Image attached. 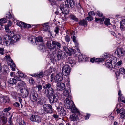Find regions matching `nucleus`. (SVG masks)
<instances>
[{
  "label": "nucleus",
  "mask_w": 125,
  "mask_h": 125,
  "mask_svg": "<svg viewBox=\"0 0 125 125\" xmlns=\"http://www.w3.org/2000/svg\"><path fill=\"white\" fill-rule=\"evenodd\" d=\"M46 45L48 48L52 51V53L54 54L57 49L60 50L62 48V46L59 42L49 40L47 41Z\"/></svg>",
  "instance_id": "obj_1"
},
{
  "label": "nucleus",
  "mask_w": 125,
  "mask_h": 125,
  "mask_svg": "<svg viewBox=\"0 0 125 125\" xmlns=\"http://www.w3.org/2000/svg\"><path fill=\"white\" fill-rule=\"evenodd\" d=\"M3 38L4 43L7 46H10L18 41L20 36L19 35H16L10 37L9 35H6Z\"/></svg>",
  "instance_id": "obj_2"
},
{
  "label": "nucleus",
  "mask_w": 125,
  "mask_h": 125,
  "mask_svg": "<svg viewBox=\"0 0 125 125\" xmlns=\"http://www.w3.org/2000/svg\"><path fill=\"white\" fill-rule=\"evenodd\" d=\"M43 88L45 89L44 93L46 96L54 94V89L51 83L44 82L42 83Z\"/></svg>",
  "instance_id": "obj_3"
},
{
  "label": "nucleus",
  "mask_w": 125,
  "mask_h": 125,
  "mask_svg": "<svg viewBox=\"0 0 125 125\" xmlns=\"http://www.w3.org/2000/svg\"><path fill=\"white\" fill-rule=\"evenodd\" d=\"M117 58H113L111 60L109 59L107 60L106 62V66L108 67L114 68L116 69V65L115 66V64L117 62Z\"/></svg>",
  "instance_id": "obj_4"
},
{
  "label": "nucleus",
  "mask_w": 125,
  "mask_h": 125,
  "mask_svg": "<svg viewBox=\"0 0 125 125\" xmlns=\"http://www.w3.org/2000/svg\"><path fill=\"white\" fill-rule=\"evenodd\" d=\"M46 97H48L50 103L51 104L56 103L58 98V96L56 93L50 95Z\"/></svg>",
  "instance_id": "obj_5"
},
{
  "label": "nucleus",
  "mask_w": 125,
  "mask_h": 125,
  "mask_svg": "<svg viewBox=\"0 0 125 125\" xmlns=\"http://www.w3.org/2000/svg\"><path fill=\"white\" fill-rule=\"evenodd\" d=\"M30 98L33 102H35L38 99V94L34 89H32L30 93Z\"/></svg>",
  "instance_id": "obj_6"
},
{
  "label": "nucleus",
  "mask_w": 125,
  "mask_h": 125,
  "mask_svg": "<svg viewBox=\"0 0 125 125\" xmlns=\"http://www.w3.org/2000/svg\"><path fill=\"white\" fill-rule=\"evenodd\" d=\"M56 55L58 61L65 58L67 57V55L62 50L58 51L56 54Z\"/></svg>",
  "instance_id": "obj_7"
},
{
  "label": "nucleus",
  "mask_w": 125,
  "mask_h": 125,
  "mask_svg": "<svg viewBox=\"0 0 125 125\" xmlns=\"http://www.w3.org/2000/svg\"><path fill=\"white\" fill-rule=\"evenodd\" d=\"M43 107L44 112L50 114L52 112V107L50 104H45L43 105Z\"/></svg>",
  "instance_id": "obj_8"
},
{
  "label": "nucleus",
  "mask_w": 125,
  "mask_h": 125,
  "mask_svg": "<svg viewBox=\"0 0 125 125\" xmlns=\"http://www.w3.org/2000/svg\"><path fill=\"white\" fill-rule=\"evenodd\" d=\"M62 72L63 75L65 76L69 75L70 72V68L67 64L65 65L63 67Z\"/></svg>",
  "instance_id": "obj_9"
},
{
  "label": "nucleus",
  "mask_w": 125,
  "mask_h": 125,
  "mask_svg": "<svg viewBox=\"0 0 125 125\" xmlns=\"http://www.w3.org/2000/svg\"><path fill=\"white\" fill-rule=\"evenodd\" d=\"M65 3L66 6L69 8H73L75 4L74 1L73 0H66Z\"/></svg>",
  "instance_id": "obj_10"
},
{
  "label": "nucleus",
  "mask_w": 125,
  "mask_h": 125,
  "mask_svg": "<svg viewBox=\"0 0 125 125\" xmlns=\"http://www.w3.org/2000/svg\"><path fill=\"white\" fill-rule=\"evenodd\" d=\"M30 120L38 123L41 122V118L38 115H32L30 118Z\"/></svg>",
  "instance_id": "obj_11"
},
{
  "label": "nucleus",
  "mask_w": 125,
  "mask_h": 125,
  "mask_svg": "<svg viewBox=\"0 0 125 125\" xmlns=\"http://www.w3.org/2000/svg\"><path fill=\"white\" fill-rule=\"evenodd\" d=\"M20 81V79L17 76L13 78H11L8 80V83L10 84H15L17 81Z\"/></svg>",
  "instance_id": "obj_12"
},
{
  "label": "nucleus",
  "mask_w": 125,
  "mask_h": 125,
  "mask_svg": "<svg viewBox=\"0 0 125 125\" xmlns=\"http://www.w3.org/2000/svg\"><path fill=\"white\" fill-rule=\"evenodd\" d=\"M65 86L64 84L62 83H58L57 84V88L58 90L62 91L64 90Z\"/></svg>",
  "instance_id": "obj_13"
},
{
  "label": "nucleus",
  "mask_w": 125,
  "mask_h": 125,
  "mask_svg": "<svg viewBox=\"0 0 125 125\" xmlns=\"http://www.w3.org/2000/svg\"><path fill=\"white\" fill-rule=\"evenodd\" d=\"M117 54L118 56H120L124 55L125 53V51L122 48H119L117 50Z\"/></svg>",
  "instance_id": "obj_14"
},
{
  "label": "nucleus",
  "mask_w": 125,
  "mask_h": 125,
  "mask_svg": "<svg viewBox=\"0 0 125 125\" xmlns=\"http://www.w3.org/2000/svg\"><path fill=\"white\" fill-rule=\"evenodd\" d=\"M116 111L117 113H120V117L122 118H123L124 117L125 110L124 109L122 108L120 110L117 109L116 110Z\"/></svg>",
  "instance_id": "obj_15"
},
{
  "label": "nucleus",
  "mask_w": 125,
  "mask_h": 125,
  "mask_svg": "<svg viewBox=\"0 0 125 125\" xmlns=\"http://www.w3.org/2000/svg\"><path fill=\"white\" fill-rule=\"evenodd\" d=\"M63 75L61 73H59L55 77V80L57 82L61 81L63 79Z\"/></svg>",
  "instance_id": "obj_16"
},
{
  "label": "nucleus",
  "mask_w": 125,
  "mask_h": 125,
  "mask_svg": "<svg viewBox=\"0 0 125 125\" xmlns=\"http://www.w3.org/2000/svg\"><path fill=\"white\" fill-rule=\"evenodd\" d=\"M65 105L67 108L70 109L73 106H74V104L73 102L71 101L67 102Z\"/></svg>",
  "instance_id": "obj_17"
},
{
  "label": "nucleus",
  "mask_w": 125,
  "mask_h": 125,
  "mask_svg": "<svg viewBox=\"0 0 125 125\" xmlns=\"http://www.w3.org/2000/svg\"><path fill=\"white\" fill-rule=\"evenodd\" d=\"M76 51L70 48H69L67 51H66V53L69 56H71L72 54H75L76 52Z\"/></svg>",
  "instance_id": "obj_18"
},
{
  "label": "nucleus",
  "mask_w": 125,
  "mask_h": 125,
  "mask_svg": "<svg viewBox=\"0 0 125 125\" xmlns=\"http://www.w3.org/2000/svg\"><path fill=\"white\" fill-rule=\"evenodd\" d=\"M10 101L9 97L5 96L1 98L0 99V102L4 103H8Z\"/></svg>",
  "instance_id": "obj_19"
},
{
  "label": "nucleus",
  "mask_w": 125,
  "mask_h": 125,
  "mask_svg": "<svg viewBox=\"0 0 125 125\" xmlns=\"http://www.w3.org/2000/svg\"><path fill=\"white\" fill-rule=\"evenodd\" d=\"M38 48L41 51L44 52L45 51L46 47L43 43L42 42V43L40 44L39 45L38 47Z\"/></svg>",
  "instance_id": "obj_20"
},
{
  "label": "nucleus",
  "mask_w": 125,
  "mask_h": 125,
  "mask_svg": "<svg viewBox=\"0 0 125 125\" xmlns=\"http://www.w3.org/2000/svg\"><path fill=\"white\" fill-rule=\"evenodd\" d=\"M95 13L93 11H91L88 13V16L86 17L87 19L89 21H92L93 20V17L91 15H95Z\"/></svg>",
  "instance_id": "obj_21"
},
{
  "label": "nucleus",
  "mask_w": 125,
  "mask_h": 125,
  "mask_svg": "<svg viewBox=\"0 0 125 125\" xmlns=\"http://www.w3.org/2000/svg\"><path fill=\"white\" fill-rule=\"evenodd\" d=\"M30 90V88H26L24 89L23 92H22V94H24L25 97H26L28 96Z\"/></svg>",
  "instance_id": "obj_22"
},
{
  "label": "nucleus",
  "mask_w": 125,
  "mask_h": 125,
  "mask_svg": "<svg viewBox=\"0 0 125 125\" xmlns=\"http://www.w3.org/2000/svg\"><path fill=\"white\" fill-rule=\"evenodd\" d=\"M43 40L42 37L40 36H39L35 38V43L37 45L39 43V42H41L42 43V42Z\"/></svg>",
  "instance_id": "obj_23"
},
{
  "label": "nucleus",
  "mask_w": 125,
  "mask_h": 125,
  "mask_svg": "<svg viewBox=\"0 0 125 125\" xmlns=\"http://www.w3.org/2000/svg\"><path fill=\"white\" fill-rule=\"evenodd\" d=\"M78 118V115L75 114H72L70 116V117L71 120L73 121L76 120Z\"/></svg>",
  "instance_id": "obj_24"
},
{
  "label": "nucleus",
  "mask_w": 125,
  "mask_h": 125,
  "mask_svg": "<svg viewBox=\"0 0 125 125\" xmlns=\"http://www.w3.org/2000/svg\"><path fill=\"white\" fill-rule=\"evenodd\" d=\"M79 25L86 26H87V23L86 21L84 19H83L80 21L78 23Z\"/></svg>",
  "instance_id": "obj_25"
},
{
  "label": "nucleus",
  "mask_w": 125,
  "mask_h": 125,
  "mask_svg": "<svg viewBox=\"0 0 125 125\" xmlns=\"http://www.w3.org/2000/svg\"><path fill=\"white\" fill-rule=\"evenodd\" d=\"M120 28L122 30L125 29V19L122 20L120 22Z\"/></svg>",
  "instance_id": "obj_26"
},
{
  "label": "nucleus",
  "mask_w": 125,
  "mask_h": 125,
  "mask_svg": "<svg viewBox=\"0 0 125 125\" xmlns=\"http://www.w3.org/2000/svg\"><path fill=\"white\" fill-rule=\"evenodd\" d=\"M63 95L64 96H65L68 97H71V93L68 90H65L63 91Z\"/></svg>",
  "instance_id": "obj_27"
},
{
  "label": "nucleus",
  "mask_w": 125,
  "mask_h": 125,
  "mask_svg": "<svg viewBox=\"0 0 125 125\" xmlns=\"http://www.w3.org/2000/svg\"><path fill=\"white\" fill-rule=\"evenodd\" d=\"M58 112L61 116H64L66 114V111L63 108H62V107H61V109H60Z\"/></svg>",
  "instance_id": "obj_28"
},
{
  "label": "nucleus",
  "mask_w": 125,
  "mask_h": 125,
  "mask_svg": "<svg viewBox=\"0 0 125 125\" xmlns=\"http://www.w3.org/2000/svg\"><path fill=\"white\" fill-rule=\"evenodd\" d=\"M48 24V23H45L43 24V29L44 31H48L49 30V26Z\"/></svg>",
  "instance_id": "obj_29"
},
{
  "label": "nucleus",
  "mask_w": 125,
  "mask_h": 125,
  "mask_svg": "<svg viewBox=\"0 0 125 125\" xmlns=\"http://www.w3.org/2000/svg\"><path fill=\"white\" fill-rule=\"evenodd\" d=\"M70 109L71 110V111L73 113H75L77 112L78 113L79 112V111H78L77 109L75 107V105H74V106H73Z\"/></svg>",
  "instance_id": "obj_30"
},
{
  "label": "nucleus",
  "mask_w": 125,
  "mask_h": 125,
  "mask_svg": "<svg viewBox=\"0 0 125 125\" xmlns=\"http://www.w3.org/2000/svg\"><path fill=\"white\" fill-rule=\"evenodd\" d=\"M68 8H64L63 9L61 10L62 13L64 14H67L69 12V10Z\"/></svg>",
  "instance_id": "obj_31"
},
{
  "label": "nucleus",
  "mask_w": 125,
  "mask_h": 125,
  "mask_svg": "<svg viewBox=\"0 0 125 125\" xmlns=\"http://www.w3.org/2000/svg\"><path fill=\"white\" fill-rule=\"evenodd\" d=\"M9 26L8 25H6L5 26V28L6 30V31L7 32H9V34L10 35V33H11V34H13V31L11 32L10 31L9 28Z\"/></svg>",
  "instance_id": "obj_32"
},
{
  "label": "nucleus",
  "mask_w": 125,
  "mask_h": 125,
  "mask_svg": "<svg viewBox=\"0 0 125 125\" xmlns=\"http://www.w3.org/2000/svg\"><path fill=\"white\" fill-rule=\"evenodd\" d=\"M118 74H125V69L123 68H120L119 70Z\"/></svg>",
  "instance_id": "obj_33"
},
{
  "label": "nucleus",
  "mask_w": 125,
  "mask_h": 125,
  "mask_svg": "<svg viewBox=\"0 0 125 125\" xmlns=\"http://www.w3.org/2000/svg\"><path fill=\"white\" fill-rule=\"evenodd\" d=\"M25 84V83L23 81H21L18 83L17 86L19 87H21L23 86Z\"/></svg>",
  "instance_id": "obj_34"
},
{
  "label": "nucleus",
  "mask_w": 125,
  "mask_h": 125,
  "mask_svg": "<svg viewBox=\"0 0 125 125\" xmlns=\"http://www.w3.org/2000/svg\"><path fill=\"white\" fill-rule=\"evenodd\" d=\"M17 25L21 27L25 26V23L21 21H18L17 23Z\"/></svg>",
  "instance_id": "obj_35"
},
{
  "label": "nucleus",
  "mask_w": 125,
  "mask_h": 125,
  "mask_svg": "<svg viewBox=\"0 0 125 125\" xmlns=\"http://www.w3.org/2000/svg\"><path fill=\"white\" fill-rule=\"evenodd\" d=\"M6 19L5 18H3L0 19V25L1 26L2 25V24L6 22H7Z\"/></svg>",
  "instance_id": "obj_36"
},
{
  "label": "nucleus",
  "mask_w": 125,
  "mask_h": 125,
  "mask_svg": "<svg viewBox=\"0 0 125 125\" xmlns=\"http://www.w3.org/2000/svg\"><path fill=\"white\" fill-rule=\"evenodd\" d=\"M76 8L78 10L81 11L83 10V9L82 8L81 6L79 3H76Z\"/></svg>",
  "instance_id": "obj_37"
},
{
  "label": "nucleus",
  "mask_w": 125,
  "mask_h": 125,
  "mask_svg": "<svg viewBox=\"0 0 125 125\" xmlns=\"http://www.w3.org/2000/svg\"><path fill=\"white\" fill-rule=\"evenodd\" d=\"M1 120L3 124H5L7 122V118L5 117H3L1 118Z\"/></svg>",
  "instance_id": "obj_38"
},
{
  "label": "nucleus",
  "mask_w": 125,
  "mask_h": 125,
  "mask_svg": "<svg viewBox=\"0 0 125 125\" xmlns=\"http://www.w3.org/2000/svg\"><path fill=\"white\" fill-rule=\"evenodd\" d=\"M104 24L107 26H108L110 25V19L108 18H106L105 19V21L104 22Z\"/></svg>",
  "instance_id": "obj_39"
},
{
  "label": "nucleus",
  "mask_w": 125,
  "mask_h": 125,
  "mask_svg": "<svg viewBox=\"0 0 125 125\" xmlns=\"http://www.w3.org/2000/svg\"><path fill=\"white\" fill-rule=\"evenodd\" d=\"M74 61L73 59L71 58H69L68 59V63L70 64H73V65L74 64Z\"/></svg>",
  "instance_id": "obj_40"
},
{
  "label": "nucleus",
  "mask_w": 125,
  "mask_h": 125,
  "mask_svg": "<svg viewBox=\"0 0 125 125\" xmlns=\"http://www.w3.org/2000/svg\"><path fill=\"white\" fill-rule=\"evenodd\" d=\"M37 77L40 78H42L44 76L43 73V72H41L39 73H37Z\"/></svg>",
  "instance_id": "obj_41"
},
{
  "label": "nucleus",
  "mask_w": 125,
  "mask_h": 125,
  "mask_svg": "<svg viewBox=\"0 0 125 125\" xmlns=\"http://www.w3.org/2000/svg\"><path fill=\"white\" fill-rule=\"evenodd\" d=\"M71 38L72 40L76 44L78 45V43L76 40V37L75 36H73L71 37Z\"/></svg>",
  "instance_id": "obj_42"
},
{
  "label": "nucleus",
  "mask_w": 125,
  "mask_h": 125,
  "mask_svg": "<svg viewBox=\"0 0 125 125\" xmlns=\"http://www.w3.org/2000/svg\"><path fill=\"white\" fill-rule=\"evenodd\" d=\"M78 58L79 60L81 61H83L84 59V57L83 56V54L79 55Z\"/></svg>",
  "instance_id": "obj_43"
},
{
  "label": "nucleus",
  "mask_w": 125,
  "mask_h": 125,
  "mask_svg": "<svg viewBox=\"0 0 125 125\" xmlns=\"http://www.w3.org/2000/svg\"><path fill=\"white\" fill-rule=\"evenodd\" d=\"M70 18L71 19L74 20L76 21H78V19L75 16L72 15H71L70 16Z\"/></svg>",
  "instance_id": "obj_44"
},
{
  "label": "nucleus",
  "mask_w": 125,
  "mask_h": 125,
  "mask_svg": "<svg viewBox=\"0 0 125 125\" xmlns=\"http://www.w3.org/2000/svg\"><path fill=\"white\" fill-rule=\"evenodd\" d=\"M43 99H40L37 102L38 105H42L44 103L43 102Z\"/></svg>",
  "instance_id": "obj_45"
},
{
  "label": "nucleus",
  "mask_w": 125,
  "mask_h": 125,
  "mask_svg": "<svg viewBox=\"0 0 125 125\" xmlns=\"http://www.w3.org/2000/svg\"><path fill=\"white\" fill-rule=\"evenodd\" d=\"M29 40L31 42H33L34 41L35 42V38L34 36H32L29 38Z\"/></svg>",
  "instance_id": "obj_46"
},
{
  "label": "nucleus",
  "mask_w": 125,
  "mask_h": 125,
  "mask_svg": "<svg viewBox=\"0 0 125 125\" xmlns=\"http://www.w3.org/2000/svg\"><path fill=\"white\" fill-rule=\"evenodd\" d=\"M12 115H11L10 117H9L8 119V122L9 123V125H10L12 123V121H11L12 117Z\"/></svg>",
  "instance_id": "obj_47"
},
{
  "label": "nucleus",
  "mask_w": 125,
  "mask_h": 125,
  "mask_svg": "<svg viewBox=\"0 0 125 125\" xmlns=\"http://www.w3.org/2000/svg\"><path fill=\"white\" fill-rule=\"evenodd\" d=\"M65 40L67 42H69L70 40V37L68 35H66L65 37Z\"/></svg>",
  "instance_id": "obj_48"
},
{
  "label": "nucleus",
  "mask_w": 125,
  "mask_h": 125,
  "mask_svg": "<svg viewBox=\"0 0 125 125\" xmlns=\"http://www.w3.org/2000/svg\"><path fill=\"white\" fill-rule=\"evenodd\" d=\"M11 109V108L10 107H8L7 108H6L4 109L3 111L4 112H7L8 111L10 110Z\"/></svg>",
  "instance_id": "obj_49"
},
{
  "label": "nucleus",
  "mask_w": 125,
  "mask_h": 125,
  "mask_svg": "<svg viewBox=\"0 0 125 125\" xmlns=\"http://www.w3.org/2000/svg\"><path fill=\"white\" fill-rule=\"evenodd\" d=\"M97 14L100 17H102L103 16V14L100 11H97Z\"/></svg>",
  "instance_id": "obj_50"
},
{
  "label": "nucleus",
  "mask_w": 125,
  "mask_h": 125,
  "mask_svg": "<svg viewBox=\"0 0 125 125\" xmlns=\"http://www.w3.org/2000/svg\"><path fill=\"white\" fill-rule=\"evenodd\" d=\"M0 53L3 55L4 53V49L3 48H0Z\"/></svg>",
  "instance_id": "obj_51"
},
{
  "label": "nucleus",
  "mask_w": 125,
  "mask_h": 125,
  "mask_svg": "<svg viewBox=\"0 0 125 125\" xmlns=\"http://www.w3.org/2000/svg\"><path fill=\"white\" fill-rule=\"evenodd\" d=\"M38 88V91H40L41 90L42 88V86L41 85H39L37 86Z\"/></svg>",
  "instance_id": "obj_52"
},
{
  "label": "nucleus",
  "mask_w": 125,
  "mask_h": 125,
  "mask_svg": "<svg viewBox=\"0 0 125 125\" xmlns=\"http://www.w3.org/2000/svg\"><path fill=\"white\" fill-rule=\"evenodd\" d=\"M13 105L14 106L16 107H19L20 106L19 103L17 102H16L15 103H14L13 104Z\"/></svg>",
  "instance_id": "obj_53"
},
{
  "label": "nucleus",
  "mask_w": 125,
  "mask_h": 125,
  "mask_svg": "<svg viewBox=\"0 0 125 125\" xmlns=\"http://www.w3.org/2000/svg\"><path fill=\"white\" fill-rule=\"evenodd\" d=\"M10 66L11 67H15L16 65L13 62V61H11V63H10Z\"/></svg>",
  "instance_id": "obj_54"
},
{
  "label": "nucleus",
  "mask_w": 125,
  "mask_h": 125,
  "mask_svg": "<svg viewBox=\"0 0 125 125\" xmlns=\"http://www.w3.org/2000/svg\"><path fill=\"white\" fill-rule=\"evenodd\" d=\"M104 60V59L101 58H96V61L97 62H100Z\"/></svg>",
  "instance_id": "obj_55"
},
{
  "label": "nucleus",
  "mask_w": 125,
  "mask_h": 125,
  "mask_svg": "<svg viewBox=\"0 0 125 125\" xmlns=\"http://www.w3.org/2000/svg\"><path fill=\"white\" fill-rule=\"evenodd\" d=\"M12 17V16L10 13L7 14L6 17L7 18H8L9 19H10Z\"/></svg>",
  "instance_id": "obj_56"
},
{
  "label": "nucleus",
  "mask_w": 125,
  "mask_h": 125,
  "mask_svg": "<svg viewBox=\"0 0 125 125\" xmlns=\"http://www.w3.org/2000/svg\"><path fill=\"white\" fill-rule=\"evenodd\" d=\"M59 29V28L58 27H55L54 31L56 34H58V33Z\"/></svg>",
  "instance_id": "obj_57"
},
{
  "label": "nucleus",
  "mask_w": 125,
  "mask_h": 125,
  "mask_svg": "<svg viewBox=\"0 0 125 125\" xmlns=\"http://www.w3.org/2000/svg\"><path fill=\"white\" fill-rule=\"evenodd\" d=\"M29 81L30 83H31L32 84H33L34 83V80L32 78H30Z\"/></svg>",
  "instance_id": "obj_58"
},
{
  "label": "nucleus",
  "mask_w": 125,
  "mask_h": 125,
  "mask_svg": "<svg viewBox=\"0 0 125 125\" xmlns=\"http://www.w3.org/2000/svg\"><path fill=\"white\" fill-rule=\"evenodd\" d=\"M122 64V61L120 60L118 62H117L115 65L117 66H120Z\"/></svg>",
  "instance_id": "obj_59"
},
{
  "label": "nucleus",
  "mask_w": 125,
  "mask_h": 125,
  "mask_svg": "<svg viewBox=\"0 0 125 125\" xmlns=\"http://www.w3.org/2000/svg\"><path fill=\"white\" fill-rule=\"evenodd\" d=\"M60 8L61 11L64 8V5L63 4L60 5Z\"/></svg>",
  "instance_id": "obj_60"
},
{
  "label": "nucleus",
  "mask_w": 125,
  "mask_h": 125,
  "mask_svg": "<svg viewBox=\"0 0 125 125\" xmlns=\"http://www.w3.org/2000/svg\"><path fill=\"white\" fill-rule=\"evenodd\" d=\"M104 19L105 18L104 17L102 18H99V21L100 23H101L102 24L103 21H104Z\"/></svg>",
  "instance_id": "obj_61"
},
{
  "label": "nucleus",
  "mask_w": 125,
  "mask_h": 125,
  "mask_svg": "<svg viewBox=\"0 0 125 125\" xmlns=\"http://www.w3.org/2000/svg\"><path fill=\"white\" fill-rule=\"evenodd\" d=\"M25 123L23 120L19 124V125H25Z\"/></svg>",
  "instance_id": "obj_62"
},
{
  "label": "nucleus",
  "mask_w": 125,
  "mask_h": 125,
  "mask_svg": "<svg viewBox=\"0 0 125 125\" xmlns=\"http://www.w3.org/2000/svg\"><path fill=\"white\" fill-rule=\"evenodd\" d=\"M52 115L55 119L57 118L58 117V115L56 114H54L53 115Z\"/></svg>",
  "instance_id": "obj_63"
},
{
  "label": "nucleus",
  "mask_w": 125,
  "mask_h": 125,
  "mask_svg": "<svg viewBox=\"0 0 125 125\" xmlns=\"http://www.w3.org/2000/svg\"><path fill=\"white\" fill-rule=\"evenodd\" d=\"M63 49L65 51V52H66V51H67L68 50V49L67 47L65 46H63Z\"/></svg>",
  "instance_id": "obj_64"
}]
</instances>
